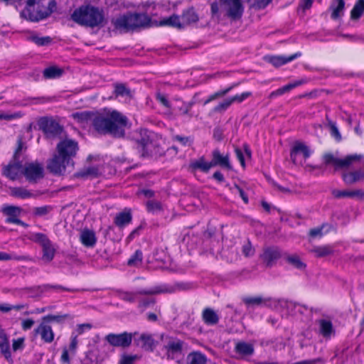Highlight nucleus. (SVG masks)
<instances>
[{
  "label": "nucleus",
  "mask_w": 364,
  "mask_h": 364,
  "mask_svg": "<svg viewBox=\"0 0 364 364\" xmlns=\"http://www.w3.org/2000/svg\"><path fill=\"white\" fill-rule=\"evenodd\" d=\"M127 122L128 119L126 116L117 110H112L105 113H96L92 127L100 134L123 138Z\"/></svg>",
  "instance_id": "1"
},
{
  "label": "nucleus",
  "mask_w": 364,
  "mask_h": 364,
  "mask_svg": "<svg viewBox=\"0 0 364 364\" xmlns=\"http://www.w3.org/2000/svg\"><path fill=\"white\" fill-rule=\"evenodd\" d=\"M71 19L80 26L94 28L100 26L104 20L102 11L92 6H82L75 9Z\"/></svg>",
  "instance_id": "2"
},
{
  "label": "nucleus",
  "mask_w": 364,
  "mask_h": 364,
  "mask_svg": "<svg viewBox=\"0 0 364 364\" xmlns=\"http://www.w3.org/2000/svg\"><path fill=\"white\" fill-rule=\"evenodd\" d=\"M151 21V18L146 14L127 13L112 20V23L116 29L128 32L138 28L149 27Z\"/></svg>",
  "instance_id": "3"
},
{
  "label": "nucleus",
  "mask_w": 364,
  "mask_h": 364,
  "mask_svg": "<svg viewBox=\"0 0 364 364\" xmlns=\"http://www.w3.org/2000/svg\"><path fill=\"white\" fill-rule=\"evenodd\" d=\"M56 3L55 0H38L36 9L25 8L21 16L31 21H39L48 17L55 10Z\"/></svg>",
  "instance_id": "4"
},
{
  "label": "nucleus",
  "mask_w": 364,
  "mask_h": 364,
  "mask_svg": "<svg viewBox=\"0 0 364 364\" xmlns=\"http://www.w3.org/2000/svg\"><path fill=\"white\" fill-rule=\"evenodd\" d=\"M361 154L348 155L343 159L335 157L332 154H325L323 156V162L326 166L332 165L335 167V170L339 168H347L354 161H359L363 159Z\"/></svg>",
  "instance_id": "5"
},
{
  "label": "nucleus",
  "mask_w": 364,
  "mask_h": 364,
  "mask_svg": "<svg viewBox=\"0 0 364 364\" xmlns=\"http://www.w3.org/2000/svg\"><path fill=\"white\" fill-rule=\"evenodd\" d=\"M39 129L47 138H54L61 134L63 128L55 119L49 117H42L38 121Z\"/></svg>",
  "instance_id": "6"
},
{
  "label": "nucleus",
  "mask_w": 364,
  "mask_h": 364,
  "mask_svg": "<svg viewBox=\"0 0 364 364\" xmlns=\"http://www.w3.org/2000/svg\"><path fill=\"white\" fill-rule=\"evenodd\" d=\"M136 334L128 333L127 331L122 333H109L105 339L112 346L116 348H129L133 339V336Z\"/></svg>",
  "instance_id": "7"
},
{
  "label": "nucleus",
  "mask_w": 364,
  "mask_h": 364,
  "mask_svg": "<svg viewBox=\"0 0 364 364\" xmlns=\"http://www.w3.org/2000/svg\"><path fill=\"white\" fill-rule=\"evenodd\" d=\"M43 171V166L37 161L26 163L24 165L23 174L29 183H36L44 177Z\"/></svg>",
  "instance_id": "8"
},
{
  "label": "nucleus",
  "mask_w": 364,
  "mask_h": 364,
  "mask_svg": "<svg viewBox=\"0 0 364 364\" xmlns=\"http://www.w3.org/2000/svg\"><path fill=\"white\" fill-rule=\"evenodd\" d=\"M220 2L224 6L228 17L232 20L241 18L244 12L241 0H220Z\"/></svg>",
  "instance_id": "9"
},
{
  "label": "nucleus",
  "mask_w": 364,
  "mask_h": 364,
  "mask_svg": "<svg viewBox=\"0 0 364 364\" xmlns=\"http://www.w3.org/2000/svg\"><path fill=\"white\" fill-rule=\"evenodd\" d=\"M58 154L64 160H70L74 157L78 150L77 142L73 139H65L57 145Z\"/></svg>",
  "instance_id": "10"
},
{
  "label": "nucleus",
  "mask_w": 364,
  "mask_h": 364,
  "mask_svg": "<svg viewBox=\"0 0 364 364\" xmlns=\"http://www.w3.org/2000/svg\"><path fill=\"white\" fill-rule=\"evenodd\" d=\"M142 157L157 158L164 154V150L159 142L154 138L146 146L139 152Z\"/></svg>",
  "instance_id": "11"
},
{
  "label": "nucleus",
  "mask_w": 364,
  "mask_h": 364,
  "mask_svg": "<svg viewBox=\"0 0 364 364\" xmlns=\"http://www.w3.org/2000/svg\"><path fill=\"white\" fill-rule=\"evenodd\" d=\"M68 164V160H64L59 154H56L48 162L47 168L54 175H61L65 172L66 164Z\"/></svg>",
  "instance_id": "12"
},
{
  "label": "nucleus",
  "mask_w": 364,
  "mask_h": 364,
  "mask_svg": "<svg viewBox=\"0 0 364 364\" xmlns=\"http://www.w3.org/2000/svg\"><path fill=\"white\" fill-rule=\"evenodd\" d=\"M24 166L19 159L13 160L4 168L3 174L11 180H15L19 173H23Z\"/></svg>",
  "instance_id": "13"
},
{
  "label": "nucleus",
  "mask_w": 364,
  "mask_h": 364,
  "mask_svg": "<svg viewBox=\"0 0 364 364\" xmlns=\"http://www.w3.org/2000/svg\"><path fill=\"white\" fill-rule=\"evenodd\" d=\"M154 138L156 137L153 132L146 129H140L134 136L138 151L139 152L141 149L144 148Z\"/></svg>",
  "instance_id": "14"
},
{
  "label": "nucleus",
  "mask_w": 364,
  "mask_h": 364,
  "mask_svg": "<svg viewBox=\"0 0 364 364\" xmlns=\"http://www.w3.org/2000/svg\"><path fill=\"white\" fill-rule=\"evenodd\" d=\"M281 250L276 247H267L264 250L261 258L267 267H272L280 257H283Z\"/></svg>",
  "instance_id": "15"
},
{
  "label": "nucleus",
  "mask_w": 364,
  "mask_h": 364,
  "mask_svg": "<svg viewBox=\"0 0 364 364\" xmlns=\"http://www.w3.org/2000/svg\"><path fill=\"white\" fill-rule=\"evenodd\" d=\"M301 55V53L300 52H297L287 57L284 55H267L264 56V59L265 61L271 63L274 67L278 68L282 65L294 60Z\"/></svg>",
  "instance_id": "16"
},
{
  "label": "nucleus",
  "mask_w": 364,
  "mask_h": 364,
  "mask_svg": "<svg viewBox=\"0 0 364 364\" xmlns=\"http://www.w3.org/2000/svg\"><path fill=\"white\" fill-rule=\"evenodd\" d=\"M36 334H39L46 343H51L54 340V333L47 322L42 320L41 323L34 330Z\"/></svg>",
  "instance_id": "17"
},
{
  "label": "nucleus",
  "mask_w": 364,
  "mask_h": 364,
  "mask_svg": "<svg viewBox=\"0 0 364 364\" xmlns=\"http://www.w3.org/2000/svg\"><path fill=\"white\" fill-rule=\"evenodd\" d=\"M42 194H43V192L42 191H37L35 193H32L29 190L22 186L10 188V195L18 198L26 199L30 198H37Z\"/></svg>",
  "instance_id": "18"
},
{
  "label": "nucleus",
  "mask_w": 364,
  "mask_h": 364,
  "mask_svg": "<svg viewBox=\"0 0 364 364\" xmlns=\"http://www.w3.org/2000/svg\"><path fill=\"white\" fill-rule=\"evenodd\" d=\"M210 162L213 167L219 166L228 170H230L232 168L228 155H222L218 149L213 151L212 160Z\"/></svg>",
  "instance_id": "19"
},
{
  "label": "nucleus",
  "mask_w": 364,
  "mask_h": 364,
  "mask_svg": "<svg viewBox=\"0 0 364 364\" xmlns=\"http://www.w3.org/2000/svg\"><path fill=\"white\" fill-rule=\"evenodd\" d=\"M184 342L176 337H167L164 345L168 353L172 354L181 353Z\"/></svg>",
  "instance_id": "20"
},
{
  "label": "nucleus",
  "mask_w": 364,
  "mask_h": 364,
  "mask_svg": "<svg viewBox=\"0 0 364 364\" xmlns=\"http://www.w3.org/2000/svg\"><path fill=\"white\" fill-rule=\"evenodd\" d=\"M163 291H151V290H139L136 292H129V291H118V296L122 299L123 301L134 303L136 299V296L138 294L141 295H146V294H153L156 293L162 292Z\"/></svg>",
  "instance_id": "21"
},
{
  "label": "nucleus",
  "mask_w": 364,
  "mask_h": 364,
  "mask_svg": "<svg viewBox=\"0 0 364 364\" xmlns=\"http://www.w3.org/2000/svg\"><path fill=\"white\" fill-rule=\"evenodd\" d=\"M299 154H302L304 159H306L310 156L311 151L304 144L297 142L294 144L290 153L291 159L294 164L296 162V158Z\"/></svg>",
  "instance_id": "22"
},
{
  "label": "nucleus",
  "mask_w": 364,
  "mask_h": 364,
  "mask_svg": "<svg viewBox=\"0 0 364 364\" xmlns=\"http://www.w3.org/2000/svg\"><path fill=\"white\" fill-rule=\"evenodd\" d=\"M202 318L205 324L215 326L219 322L220 317L213 309L205 308L202 312Z\"/></svg>",
  "instance_id": "23"
},
{
  "label": "nucleus",
  "mask_w": 364,
  "mask_h": 364,
  "mask_svg": "<svg viewBox=\"0 0 364 364\" xmlns=\"http://www.w3.org/2000/svg\"><path fill=\"white\" fill-rule=\"evenodd\" d=\"M342 178L346 184H353L364 178V170H357L355 171L343 173Z\"/></svg>",
  "instance_id": "24"
},
{
  "label": "nucleus",
  "mask_w": 364,
  "mask_h": 364,
  "mask_svg": "<svg viewBox=\"0 0 364 364\" xmlns=\"http://www.w3.org/2000/svg\"><path fill=\"white\" fill-rule=\"evenodd\" d=\"M80 241L87 247H92L95 245L97 238L95 232L90 230H84L80 234Z\"/></svg>",
  "instance_id": "25"
},
{
  "label": "nucleus",
  "mask_w": 364,
  "mask_h": 364,
  "mask_svg": "<svg viewBox=\"0 0 364 364\" xmlns=\"http://www.w3.org/2000/svg\"><path fill=\"white\" fill-rule=\"evenodd\" d=\"M181 19L183 26L196 23L199 20L198 15L196 12L193 7H190L183 11Z\"/></svg>",
  "instance_id": "26"
},
{
  "label": "nucleus",
  "mask_w": 364,
  "mask_h": 364,
  "mask_svg": "<svg viewBox=\"0 0 364 364\" xmlns=\"http://www.w3.org/2000/svg\"><path fill=\"white\" fill-rule=\"evenodd\" d=\"M235 350L241 355H251L255 350L252 344L245 341H240L236 343Z\"/></svg>",
  "instance_id": "27"
},
{
  "label": "nucleus",
  "mask_w": 364,
  "mask_h": 364,
  "mask_svg": "<svg viewBox=\"0 0 364 364\" xmlns=\"http://www.w3.org/2000/svg\"><path fill=\"white\" fill-rule=\"evenodd\" d=\"M37 290L41 293L46 292H60L63 291H73V290L59 284H43L36 287Z\"/></svg>",
  "instance_id": "28"
},
{
  "label": "nucleus",
  "mask_w": 364,
  "mask_h": 364,
  "mask_svg": "<svg viewBox=\"0 0 364 364\" xmlns=\"http://www.w3.org/2000/svg\"><path fill=\"white\" fill-rule=\"evenodd\" d=\"M132 215L130 210L120 212L114 218V224L119 227L122 228L132 222Z\"/></svg>",
  "instance_id": "29"
},
{
  "label": "nucleus",
  "mask_w": 364,
  "mask_h": 364,
  "mask_svg": "<svg viewBox=\"0 0 364 364\" xmlns=\"http://www.w3.org/2000/svg\"><path fill=\"white\" fill-rule=\"evenodd\" d=\"M187 364H206V356L199 351L190 353L186 358Z\"/></svg>",
  "instance_id": "30"
},
{
  "label": "nucleus",
  "mask_w": 364,
  "mask_h": 364,
  "mask_svg": "<svg viewBox=\"0 0 364 364\" xmlns=\"http://www.w3.org/2000/svg\"><path fill=\"white\" fill-rule=\"evenodd\" d=\"M95 114L96 113L89 111H83L75 112L72 114V116L73 119L79 123H87L88 122H91L92 124Z\"/></svg>",
  "instance_id": "31"
},
{
  "label": "nucleus",
  "mask_w": 364,
  "mask_h": 364,
  "mask_svg": "<svg viewBox=\"0 0 364 364\" xmlns=\"http://www.w3.org/2000/svg\"><path fill=\"white\" fill-rule=\"evenodd\" d=\"M333 196L336 198H353V197H360L364 196V193L361 190H353V191H340V190H333L332 191Z\"/></svg>",
  "instance_id": "32"
},
{
  "label": "nucleus",
  "mask_w": 364,
  "mask_h": 364,
  "mask_svg": "<svg viewBox=\"0 0 364 364\" xmlns=\"http://www.w3.org/2000/svg\"><path fill=\"white\" fill-rule=\"evenodd\" d=\"M283 258L287 263L298 269H304L306 267V264L301 260L300 257L297 255H289L287 253H284Z\"/></svg>",
  "instance_id": "33"
},
{
  "label": "nucleus",
  "mask_w": 364,
  "mask_h": 364,
  "mask_svg": "<svg viewBox=\"0 0 364 364\" xmlns=\"http://www.w3.org/2000/svg\"><path fill=\"white\" fill-rule=\"evenodd\" d=\"M301 81H296L292 83H289L279 89H277L275 91H273L270 93L269 98L272 99L277 96L282 95L283 94L289 92L292 89L295 88L296 87L301 85Z\"/></svg>",
  "instance_id": "34"
},
{
  "label": "nucleus",
  "mask_w": 364,
  "mask_h": 364,
  "mask_svg": "<svg viewBox=\"0 0 364 364\" xmlns=\"http://www.w3.org/2000/svg\"><path fill=\"white\" fill-rule=\"evenodd\" d=\"M99 174V171L97 167L90 166L85 168L77 172H76L74 176L76 178H87L89 177H97Z\"/></svg>",
  "instance_id": "35"
},
{
  "label": "nucleus",
  "mask_w": 364,
  "mask_h": 364,
  "mask_svg": "<svg viewBox=\"0 0 364 364\" xmlns=\"http://www.w3.org/2000/svg\"><path fill=\"white\" fill-rule=\"evenodd\" d=\"M139 340L141 341V348L146 351H152L156 347V341L151 335L141 334Z\"/></svg>",
  "instance_id": "36"
},
{
  "label": "nucleus",
  "mask_w": 364,
  "mask_h": 364,
  "mask_svg": "<svg viewBox=\"0 0 364 364\" xmlns=\"http://www.w3.org/2000/svg\"><path fill=\"white\" fill-rule=\"evenodd\" d=\"M181 17L178 15L173 14L170 17L165 18L160 21V26H170L173 27H176L178 28H183L184 26L183 25L182 21H181Z\"/></svg>",
  "instance_id": "37"
},
{
  "label": "nucleus",
  "mask_w": 364,
  "mask_h": 364,
  "mask_svg": "<svg viewBox=\"0 0 364 364\" xmlns=\"http://www.w3.org/2000/svg\"><path fill=\"white\" fill-rule=\"evenodd\" d=\"M345 7L344 0H334V2L331 6L332 9L331 18L333 19L338 18L343 11Z\"/></svg>",
  "instance_id": "38"
},
{
  "label": "nucleus",
  "mask_w": 364,
  "mask_h": 364,
  "mask_svg": "<svg viewBox=\"0 0 364 364\" xmlns=\"http://www.w3.org/2000/svg\"><path fill=\"white\" fill-rule=\"evenodd\" d=\"M114 98H117L119 97H132L131 90L127 87V86L123 83H115L114 85Z\"/></svg>",
  "instance_id": "39"
},
{
  "label": "nucleus",
  "mask_w": 364,
  "mask_h": 364,
  "mask_svg": "<svg viewBox=\"0 0 364 364\" xmlns=\"http://www.w3.org/2000/svg\"><path fill=\"white\" fill-rule=\"evenodd\" d=\"M242 301L247 307L259 306L266 302V299L262 296L245 297Z\"/></svg>",
  "instance_id": "40"
},
{
  "label": "nucleus",
  "mask_w": 364,
  "mask_h": 364,
  "mask_svg": "<svg viewBox=\"0 0 364 364\" xmlns=\"http://www.w3.org/2000/svg\"><path fill=\"white\" fill-rule=\"evenodd\" d=\"M42 249H43L42 259L47 262L52 261L53 259L54 258L55 253V250L53 247L52 242H50L47 245L43 246L42 247Z\"/></svg>",
  "instance_id": "41"
},
{
  "label": "nucleus",
  "mask_w": 364,
  "mask_h": 364,
  "mask_svg": "<svg viewBox=\"0 0 364 364\" xmlns=\"http://www.w3.org/2000/svg\"><path fill=\"white\" fill-rule=\"evenodd\" d=\"M321 333L324 337L330 336L333 331V325L331 321L321 319L318 321Z\"/></svg>",
  "instance_id": "42"
},
{
  "label": "nucleus",
  "mask_w": 364,
  "mask_h": 364,
  "mask_svg": "<svg viewBox=\"0 0 364 364\" xmlns=\"http://www.w3.org/2000/svg\"><path fill=\"white\" fill-rule=\"evenodd\" d=\"M364 12V0H358L350 12L352 19H358Z\"/></svg>",
  "instance_id": "43"
},
{
  "label": "nucleus",
  "mask_w": 364,
  "mask_h": 364,
  "mask_svg": "<svg viewBox=\"0 0 364 364\" xmlns=\"http://www.w3.org/2000/svg\"><path fill=\"white\" fill-rule=\"evenodd\" d=\"M191 166L194 169H200L205 173H207L210 170V168L213 167L211 165V162H205L204 161L203 157L193 162L191 164Z\"/></svg>",
  "instance_id": "44"
},
{
  "label": "nucleus",
  "mask_w": 364,
  "mask_h": 364,
  "mask_svg": "<svg viewBox=\"0 0 364 364\" xmlns=\"http://www.w3.org/2000/svg\"><path fill=\"white\" fill-rule=\"evenodd\" d=\"M63 70L56 67H49L43 70V77L46 79H52L61 76Z\"/></svg>",
  "instance_id": "45"
},
{
  "label": "nucleus",
  "mask_w": 364,
  "mask_h": 364,
  "mask_svg": "<svg viewBox=\"0 0 364 364\" xmlns=\"http://www.w3.org/2000/svg\"><path fill=\"white\" fill-rule=\"evenodd\" d=\"M31 240L34 242L39 244L42 247L51 242L46 235L40 232L32 234L31 236Z\"/></svg>",
  "instance_id": "46"
},
{
  "label": "nucleus",
  "mask_w": 364,
  "mask_h": 364,
  "mask_svg": "<svg viewBox=\"0 0 364 364\" xmlns=\"http://www.w3.org/2000/svg\"><path fill=\"white\" fill-rule=\"evenodd\" d=\"M143 259L142 252L139 250L135 251L134 255L127 261V264L131 267H137L141 264Z\"/></svg>",
  "instance_id": "47"
},
{
  "label": "nucleus",
  "mask_w": 364,
  "mask_h": 364,
  "mask_svg": "<svg viewBox=\"0 0 364 364\" xmlns=\"http://www.w3.org/2000/svg\"><path fill=\"white\" fill-rule=\"evenodd\" d=\"M318 257H322L331 255L333 252L329 246L315 247L312 250Z\"/></svg>",
  "instance_id": "48"
},
{
  "label": "nucleus",
  "mask_w": 364,
  "mask_h": 364,
  "mask_svg": "<svg viewBox=\"0 0 364 364\" xmlns=\"http://www.w3.org/2000/svg\"><path fill=\"white\" fill-rule=\"evenodd\" d=\"M0 350L6 358L11 356L9 343L7 336H5L0 340Z\"/></svg>",
  "instance_id": "49"
},
{
  "label": "nucleus",
  "mask_w": 364,
  "mask_h": 364,
  "mask_svg": "<svg viewBox=\"0 0 364 364\" xmlns=\"http://www.w3.org/2000/svg\"><path fill=\"white\" fill-rule=\"evenodd\" d=\"M30 39L40 46H47L52 41V38L49 36L38 37L37 36H32L30 37Z\"/></svg>",
  "instance_id": "50"
},
{
  "label": "nucleus",
  "mask_w": 364,
  "mask_h": 364,
  "mask_svg": "<svg viewBox=\"0 0 364 364\" xmlns=\"http://www.w3.org/2000/svg\"><path fill=\"white\" fill-rule=\"evenodd\" d=\"M146 208L149 212L156 213L162 210V206L160 202L156 200H149L146 203Z\"/></svg>",
  "instance_id": "51"
},
{
  "label": "nucleus",
  "mask_w": 364,
  "mask_h": 364,
  "mask_svg": "<svg viewBox=\"0 0 364 364\" xmlns=\"http://www.w3.org/2000/svg\"><path fill=\"white\" fill-rule=\"evenodd\" d=\"M3 212L7 217L18 216L20 214L21 208L16 206L7 205L3 208Z\"/></svg>",
  "instance_id": "52"
},
{
  "label": "nucleus",
  "mask_w": 364,
  "mask_h": 364,
  "mask_svg": "<svg viewBox=\"0 0 364 364\" xmlns=\"http://www.w3.org/2000/svg\"><path fill=\"white\" fill-rule=\"evenodd\" d=\"M156 100L166 108L171 109V105L166 95L158 92L156 93Z\"/></svg>",
  "instance_id": "53"
},
{
  "label": "nucleus",
  "mask_w": 364,
  "mask_h": 364,
  "mask_svg": "<svg viewBox=\"0 0 364 364\" xmlns=\"http://www.w3.org/2000/svg\"><path fill=\"white\" fill-rule=\"evenodd\" d=\"M68 314H64V315H47L42 318L43 321H45L47 323L51 322V321H56L58 323L62 322L65 318H68Z\"/></svg>",
  "instance_id": "54"
},
{
  "label": "nucleus",
  "mask_w": 364,
  "mask_h": 364,
  "mask_svg": "<svg viewBox=\"0 0 364 364\" xmlns=\"http://www.w3.org/2000/svg\"><path fill=\"white\" fill-rule=\"evenodd\" d=\"M232 105V102L230 99H226L223 102L219 103L217 106H215L213 109L215 112H222L225 111L230 105Z\"/></svg>",
  "instance_id": "55"
},
{
  "label": "nucleus",
  "mask_w": 364,
  "mask_h": 364,
  "mask_svg": "<svg viewBox=\"0 0 364 364\" xmlns=\"http://www.w3.org/2000/svg\"><path fill=\"white\" fill-rule=\"evenodd\" d=\"M242 254L246 257H250L254 255L255 249L253 248L251 242L248 240L243 246L242 250Z\"/></svg>",
  "instance_id": "56"
},
{
  "label": "nucleus",
  "mask_w": 364,
  "mask_h": 364,
  "mask_svg": "<svg viewBox=\"0 0 364 364\" xmlns=\"http://www.w3.org/2000/svg\"><path fill=\"white\" fill-rule=\"evenodd\" d=\"M52 207L49 205H45L41 207L35 208L33 210V213L35 215L38 216H43L47 215L50 211H51Z\"/></svg>",
  "instance_id": "57"
},
{
  "label": "nucleus",
  "mask_w": 364,
  "mask_h": 364,
  "mask_svg": "<svg viewBox=\"0 0 364 364\" xmlns=\"http://www.w3.org/2000/svg\"><path fill=\"white\" fill-rule=\"evenodd\" d=\"M252 95V93L250 92H245L240 95H236L233 97H232L230 99L232 104L233 102H238L240 103L245 100H246L247 97H250Z\"/></svg>",
  "instance_id": "58"
},
{
  "label": "nucleus",
  "mask_w": 364,
  "mask_h": 364,
  "mask_svg": "<svg viewBox=\"0 0 364 364\" xmlns=\"http://www.w3.org/2000/svg\"><path fill=\"white\" fill-rule=\"evenodd\" d=\"M173 140L176 141L183 146H186L192 142V139L190 136H183L181 135H174Z\"/></svg>",
  "instance_id": "59"
},
{
  "label": "nucleus",
  "mask_w": 364,
  "mask_h": 364,
  "mask_svg": "<svg viewBox=\"0 0 364 364\" xmlns=\"http://www.w3.org/2000/svg\"><path fill=\"white\" fill-rule=\"evenodd\" d=\"M328 125L331 129V135L338 141H340L341 139V135L338 131V129L337 128L336 123L333 122L332 121H329Z\"/></svg>",
  "instance_id": "60"
},
{
  "label": "nucleus",
  "mask_w": 364,
  "mask_h": 364,
  "mask_svg": "<svg viewBox=\"0 0 364 364\" xmlns=\"http://www.w3.org/2000/svg\"><path fill=\"white\" fill-rule=\"evenodd\" d=\"M179 114L181 116H187L188 119L192 118L193 114L191 113V109L185 104V102H182L181 106L178 108Z\"/></svg>",
  "instance_id": "61"
},
{
  "label": "nucleus",
  "mask_w": 364,
  "mask_h": 364,
  "mask_svg": "<svg viewBox=\"0 0 364 364\" xmlns=\"http://www.w3.org/2000/svg\"><path fill=\"white\" fill-rule=\"evenodd\" d=\"M191 288V284L188 283H177L175 284V286L173 287V289L169 292H173L176 291H186L188 290Z\"/></svg>",
  "instance_id": "62"
},
{
  "label": "nucleus",
  "mask_w": 364,
  "mask_h": 364,
  "mask_svg": "<svg viewBox=\"0 0 364 364\" xmlns=\"http://www.w3.org/2000/svg\"><path fill=\"white\" fill-rule=\"evenodd\" d=\"M136 358V355H123L119 360V364H133Z\"/></svg>",
  "instance_id": "63"
},
{
  "label": "nucleus",
  "mask_w": 364,
  "mask_h": 364,
  "mask_svg": "<svg viewBox=\"0 0 364 364\" xmlns=\"http://www.w3.org/2000/svg\"><path fill=\"white\" fill-rule=\"evenodd\" d=\"M324 360L321 358H317L311 360H304L298 361L291 364H317L318 363H323Z\"/></svg>",
  "instance_id": "64"
}]
</instances>
